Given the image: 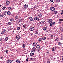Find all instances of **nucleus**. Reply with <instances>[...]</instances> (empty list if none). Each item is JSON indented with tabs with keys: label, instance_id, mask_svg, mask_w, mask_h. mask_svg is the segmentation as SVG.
<instances>
[{
	"label": "nucleus",
	"instance_id": "f257e3e1",
	"mask_svg": "<svg viewBox=\"0 0 63 63\" xmlns=\"http://www.w3.org/2000/svg\"><path fill=\"white\" fill-rule=\"evenodd\" d=\"M34 20H37V21H39L40 19L38 18V17H35L34 18Z\"/></svg>",
	"mask_w": 63,
	"mask_h": 63
},
{
	"label": "nucleus",
	"instance_id": "f03ea898",
	"mask_svg": "<svg viewBox=\"0 0 63 63\" xmlns=\"http://www.w3.org/2000/svg\"><path fill=\"white\" fill-rule=\"evenodd\" d=\"M30 31H33L34 30V28L31 27H30Z\"/></svg>",
	"mask_w": 63,
	"mask_h": 63
},
{
	"label": "nucleus",
	"instance_id": "7ed1b4c3",
	"mask_svg": "<svg viewBox=\"0 0 63 63\" xmlns=\"http://www.w3.org/2000/svg\"><path fill=\"white\" fill-rule=\"evenodd\" d=\"M16 38L17 40H19L20 39V36L19 35H17L16 36Z\"/></svg>",
	"mask_w": 63,
	"mask_h": 63
},
{
	"label": "nucleus",
	"instance_id": "20e7f679",
	"mask_svg": "<svg viewBox=\"0 0 63 63\" xmlns=\"http://www.w3.org/2000/svg\"><path fill=\"white\" fill-rule=\"evenodd\" d=\"M12 61H13V60H9L8 61H7V62L8 63H11L12 62Z\"/></svg>",
	"mask_w": 63,
	"mask_h": 63
},
{
	"label": "nucleus",
	"instance_id": "39448f33",
	"mask_svg": "<svg viewBox=\"0 0 63 63\" xmlns=\"http://www.w3.org/2000/svg\"><path fill=\"white\" fill-rule=\"evenodd\" d=\"M55 24V22H51L50 24V26H52L53 25Z\"/></svg>",
	"mask_w": 63,
	"mask_h": 63
},
{
	"label": "nucleus",
	"instance_id": "423d86ee",
	"mask_svg": "<svg viewBox=\"0 0 63 63\" xmlns=\"http://www.w3.org/2000/svg\"><path fill=\"white\" fill-rule=\"evenodd\" d=\"M50 10L51 11H54L55 10V9L53 7H51L50 8Z\"/></svg>",
	"mask_w": 63,
	"mask_h": 63
},
{
	"label": "nucleus",
	"instance_id": "0eeeda50",
	"mask_svg": "<svg viewBox=\"0 0 63 63\" xmlns=\"http://www.w3.org/2000/svg\"><path fill=\"white\" fill-rule=\"evenodd\" d=\"M28 7V5H27L25 4L24 5V8L25 9H27Z\"/></svg>",
	"mask_w": 63,
	"mask_h": 63
},
{
	"label": "nucleus",
	"instance_id": "6e6552de",
	"mask_svg": "<svg viewBox=\"0 0 63 63\" xmlns=\"http://www.w3.org/2000/svg\"><path fill=\"white\" fill-rule=\"evenodd\" d=\"M56 49V47H53V48L52 49V51H55V49Z\"/></svg>",
	"mask_w": 63,
	"mask_h": 63
},
{
	"label": "nucleus",
	"instance_id": "1a4fd4ad",
	"mask_svg": "<svg viewBox=\"0 0 63 63\" xmlns=\"http://www.w3.org/2000/svg\"><path fill=\"white\" fill-rule=\"evenodd\" d=\"M16 61L17 62V63H20V61L19 60H16Z\"/></svg>",
	"mask_w": 63,
	"mask_h": 63
},
{
	"label": "nucleus",
	"instance_id": "9d476101",
	"mask_svg": "<svg viewBox=\"0 0 63 63\" xmlns=\"http://www.w3.org/2000/svg\"><path fill=\"white\" fill-rule=\"evenodd\" d=\"M37 45V43H34L33 44V46L34 47V46H36Z\"/></svg>",
	"mask_w": 63,
	"mask_h": 63
},
{
	"label": "nucleus",
	"instance_id": "9b49d317",
	"mask_svg": "<svg viewBox=\"0 0 63 63\" xmlns=\"http://www.w3.org/2000/svg\"><path fill=\"white\" fill-rule=\"evenodd\" d=\"M47 28L46 27H44L43 28V30H47Z\"/></svg>",
	"mask_w": 63,
	"mask_h": 63
},
{
	"label": "nucleus",
	"instance_id": "f8f14e48",
	"mask_svg": "<svg viewBox=\"0 0 63 63\" xmlns=\"http://www.w3.org/2000/svg\"><path fill=\"white\" fill-rule=\"evenodd\" d=\"M29 19H30V20L31 21H32V20H33V18L32 17H29Z\"/></svg>",
	"mask_w": 63,
	"mask_h": 63
},
{
	"label": "nucleus",
	"instance_id": "ddd939ff",
	"mask_svg": "<svg viewBox=\"0 0 63 63\" xmlns=\"http://www.w3.org/2000/svg\"><path fill=\"white\" fill-rule=\"evenodd\" d=\"M52 19H49V21H48V23H50L51 22H52Z\"/></svg>",
	"mask_w": 63,
	"mask_h": 63
},
{
	"label": "nucleus",
	"instance_id": "4468645a",
	"mask_svg": "<svg viewBox=\"0 0 63 63\" xmlns=\"http://www.w3.org/2000/svg\"><path fill=\"white\" fill-rule=\"evenodd\" d=\"M10 4V2L9 1H7L6 2V5H9Z\"/></svg>",
	"mask_w": 63,
	"mask_h": 63
},
{
	"label": "nucleus",
	"instance_id": "2eb2a0df",
	"mask_svg": "<svg viewBox=\"0 0 63 63\" xmlns=\"http://www.w3.org/2000/svg\"><path fill=\"white\" fill-rule=\"evenodd\" d=\"M26 25L25 24L23 26V29H25L26 28Z\"/></svg>",
	"mask_w": 63,
	"mask_h": 63
},
{
	"label": "nucleus",
	"instance_id": "dca6fc26",
	"mask_svg": "<svg viewBox=\"0 0 63 63\" xmlns=\"http://www.w3.org/2000/svg\"><path fill=\"white\" fill-rule=\"evenodd\" d=\"M38 15L39 17H42V15L41 14H38Z\"/></svg>",
	"mask_w": 63,
	"mask_h": 63
},
{
	"label": "nucleus",
	"instance_id": "f3484780",
	"mask_svg": "<svg viewBox=\"0 0 63 63\" xmlns=\"http://www.w3.org/2000/svg\"><path fill=\"white\" fill-rule=\"evenodd\" d=\"M33 33H34L33 32H32V33H30V35H31V36H33Z\"/></svg>",
	"mask_w": 63,
	"mask_h": 63
},
{
	"label": "nucleus",
	"instance_id": "a211bd4d",
	"mask_svg": "<svg viewBox=\"0 0 63 63\" xmlns=\"http://www.w3.org/2000/svg\"><path fill=\"white\" fill-rule=\"evenodd\" d=\"M34 55V53H30V55L31 56H33V55Z\"/></svg>",
	"mask_w": 63,
	"mask_h": 63
},
{
	"label": "nucleus",
	"instance_id": "6ab92c4d",
	"mask_svg": "<svg viewBox=\"0 0 63 63\" xmlns=\"http://www.w3.org/2000/svg\"><path fill=\"white\" fill-rule=\"evenodd\" d=\"M7 14L8 15H10L11 14V12L10 11H8L7 13Z\"/></svg>",
	"mask_w": 63,
	"mask_h": 63
},
{
	"label": "nucleus",
	"instance_id": "aec40b11",
	"mask_svg": "<svg viewBox=\"0 0 63 63\" xmlns=\"http://www.w3.org/2000/svg\"><path fill=\"white\" fill-rule=\"evenodd\" d=\"M36 48H40V46L38 45H37L36 47Z\"/></svg>",
	"mask_w": 63,
	"mask_h": 63
},
{
	"label": "nucleus",
	"instance_id": "412c9836",
	"mask_svg": "<svg viewBox=\"0 0 63 63\" xmlns=\"http://www.w3.org/2000/svg\"><path fill=\"white\" fill-rule=\"evenodd\" d=\"M14 19H13V18H12L10 20V21H14Z\"/></svg>",
	"mask_w": 63,
	"mask_h": 63
},
{
	"label": "nucleus",
	"instance_id": "4be33fe9",
	"mask_svg": "<svg viewBox=\"0 0 63 63\" xmlns=\"http://www.w3.org/2000/svg\"><path fill=\"white\" fill-rule=\"evenodd\" d=\"M46 39V37H42V40H45Z\"/></svg>",
	"mask_w": 63,
	"mask_h": 63
},
{
	"label": "nucleus",
	"instance_id": "5701e85b",
	"mask_svg": "<svg viewBox=\"0 0 63 63\" xmlns=\"http://www.w3.org/2000/svg\"><path fill=\"white\" fill-rule=\"evenodd\" d=\"M5 41H7L8 40V37H6L5 39Z\"/></svg>",
	"mask_w": 63,
	"mask_h": 63
},
{
	"label": "nucleus",
	"instance_id": "b1692460",
	"mask_svg": "<svg viewBox=\"0 0 63 63\" xmlns=\"http://www.w3.org/2000/svg\"><path fill=\"white\" fill-rule=\"evenodd\" d=\"M3 31L4 33H6V32H7V31L5 30V29L3 30Z\"/></svg>",
	"mask_w": 63,
	"mask_h": 63
},
{
	"label": "nucleus",
	"instance_id": "393cba45",
	"mask_svg": "<svg viewBox=\"0 0 63 63\" xmlns=\"http://www.w3.org/2000/svg\"><path fill=\"white\" fill-rule=\"evenodd\" d=\"M62 43H61V42H58V45H62Z\"/></svg>",
	"mask_w": 63,
	"mask_h": 63
},
{
	"label": "nucleus",
	"instance_id": "a878e982",
	"mask_svg": "<svg viewBox=\"0 0 63 63\" xmlns=\"http://www.w3.org/2000/svg\"><path fill=\"white\" fill-rule=\"evenodd\" d=\"M22 47L23 48L25 47V44H23L22 46Z\"/></svg>",
	"mask_w": 63,
	"mask_h": 63
},
{
	"label": "nucleus",
	"instance_id": "bb28decb",
	"mask_svg": "<svg viewBox=\"0 0 63 63\" xmlns=\"http://www.w3.org/2000/svg\"><path fill=\"white\" fill-rule=\"evenodd\" d=\"M7 14V12L6 11H5L4 12V15H6Z\"/></svg>",
	"mask_w": 63,
	"mask_h": 63
},
{
	"label": "nucleus",
	"instance_id": "cd10ccee",
	"mask_svg": "<svg viewBox=\"0 0 63 63\" xmlns=\"http://www.w3.org/2000/svg\"><path fill=\"white\" fill-rule=\"evenodd\" d=\"M7 24H8V25H11V23L10 22H9Z\"/></svg>",
	"mask_w": 63,
	"mask_h": 63
},
{
	"label": "nucleus",
	"instance_id": "c85d7f7f",
	"mask_svg": "<svg viewBox=\"0 0 63 63\" xmlns=\"http://www.w3.org/2000/svg\"><path fill=\"white\" fill-rule=\"evenodd\" d=\"M60 0H57L56 2L57 3H58L59 2H60Z\"/></svg>",
	"mask_w": 63,
	"mask_h": 63
},
{
	"label": "nucleus",
	"instance_id": "c756f323",
	"mask_svg": "<svg viewBox=\"0 0 63 63\" xmlns=\"http://www.w3.org/2000/svg\"><path fill=\"white\" fill-rule=\"evenodd\" d=\"M4 32L3 31H2L1 32V34H2V35H3V34H4Z\"/></svg>",
	"mask_w": 63,
	"mask_h": 63
},
{
	"label": "nucleus",
	"instance_id": "7c9ffc66",
	"mask_svg": "<svg viewBox=\"0 0 63 63\" xmlns=\"http://www.w3.org/2000/svg\"><path fill=\"white\" fill-rule=\"evenodd\" d=\"M32 49L33 50H36V48L34 47Z\"/></svg>",
	"mask_w": 63,
	"mask_h": 63
},
{
	"label": "nucleus",
	"instance_id": "2f4dec72",
	"mask_svg": "<svg viewBox=\"0 0 63 63\" xmlns=\"http://www.w3.org/2000/svg\"><path fill=\"white\" fill-rule=\"evenodd\" d=\"M31 60H32V61H34V58H31Z\"/></svg>",
	"mask_w": 63,
	"mask_h": 63
},
{
	"label": "nucleus",
	"instance_id": "473e14b6",
	"mask_svg": "<svg viewBox=\"0 0 63 63\" xmlns=\"http://www.w3.org/2000/svg\"><path fill=\"white\" fill-rule=\"evenodd\" d=\"M55 41L56 42H58V38H56L55 39Z\"/></svg>",
	"mask_w": 63,
	"mask_h": 63
},
{
	"label": "nucleus",
	"instance_id": "72a5a7b5",
	"mask_svg": "<svg viewBox=\"0 0 63 63\" xmlns=\"http://www.w3.org/2000/svg\"><path fill=\"white\" fill-rule=\"evenodd\" d=\"M11 29H12V28H9L8 29V31H11Z\"/></svg>",
	"mask_w": 63,
	"mask_h": 63
},
{
	"label": "nucleus",
	"instance_id": "f704fd0d",
	"mask_svg": "<svg viewBox=\"0 0 63 63\" xmlns=\"http://www.w3.org/2000/svg\"><path fill=\"white\" fill-rule=\"evenodd\" d=\"M38 32L37 31L35 32V34H38Z\"/></svg>",
	"mask_w": 63,
	"mask_h": 63
},
{
	"label": "nucleus",
	"instance_id": "c9c22d12",
	"mask_svg": "<svg viewBox=\"0 0 63 63\" xmlns=\"http://www.w3.org/2000/svg\"><path fill=\"white\" fill-rule=\"evenodd\" d=\"M51 39H53V35H51Z\"/></svg>",
	"mask_w": 63,
	"mask_h": 63
},
{
	"label": "nucleus",
	"instance_id": "e433bc0d",
	"mask_svg": "<svg viewBox=\"0 0 63 63\" xmlns=\"http://www.w3.org/2000/svg\"><path fill=\"white\" fill-rule=\"evenodd\" d=\"M32 52H35V51L34 50L32 49Z\"/></svg>",
	"mask_w": 63,
	"mask_h": 63
},
{
	"label": "nucleus",
	"instance_id": "4c0bfd02",
	"mask_svg": "<svg viewBox=\"0 0 63 63\" xmlns=\"http://www.w3.org/2000/svg\"><path fill=\"white\" fill-rule=\"evenodd\" d=\"M5 8H6V7H3V8H2V9H3V10H5Z\"/></svg>",
	"mask_w": 63,
	"mask_h": 63
},
{
	"label": "nucleus",
	"instance_id": "58836bf2",
	"mask_svg": "<svg viewBox=\"0 0 63 63\" xmlns=\"http://www.w3.org/2000/svg\"><path fill=\"white\" fill-rule=\"evenodd\" d=\"M63 21V19H59V21Z\"/></svg>",
	"mask_w": 63,
	"mask_h": 63
},
{
	"label": "nucleus",
	"instance_id": "ea45409f",
	"mask_svg": "<svg viewBox=\"0 0 63 63\" xmlns=\"http://www.w3.org/2000/svg\"><path fill=\"white\" fill-rule=\"evenodd\" d=\"M57 11H55L54 12V13L56 14H57Z\"/></svg>",
	"mask_w": 63,
	"mask_h": 63
},
{
	"label": "nucleus",
	"instance_id": "a19ab883",
	"mask_svg": "<svg viewBox=\"0 0 63 63\" xmlns=\"http://www.w3.org/2000/svg\"><path fill=\"white\" fill-rule=\"evenodd\" d=\"M17 29L18 30H19V29H20V27H17Z\"/></svg>",
	"mask_w": 63,
	"mask_h": 63
},
{
	"label": "nucleus",
	"instance_id": "79ce46f5",
	"mask_svg": "<svg viewBox=\"0 0 63 63\" xmlns=\"http://www.w3.org/2000/svg\"><path fill=\"white\" fill-rule=\"evenodd\" d=\"M5 52L6 53H8V50H6L5 51Z\"/></svg>",
	"mask_w": 63,
	"mask_h": 63
},
{
	"label": "nucleus",
	"instance_id": "37998d69",
	"mask_svg": "<svg viewBox=\"0 0 63 63\" xmlns=\"http://www.w3.org/2000/svg\"><path fill=\"white\" fill-rule=\"evenodd\" d=\"M42 38H40L39 39V41H41V40H42Z\"/></svg>",
	"mask_w": 63,
	"mask_h": 63
},
{
	"label": "nucleus",
	"instance_id": "c03bdc74",
	"mask_svg": "<svg viewBox=\"0 0 63 63\" xmlns=\"http://www.w3.org/2000/svg\"><path fill=\"white\" fill-rule=\"evenodd\" d=\"M18 17L17 16H16L15 17V18L16 19H18Z\"/></svg>",
	"mask_w": 63,
	"mask_h": 63
},
{
	"label": "nucleus",
	"instance_id": "a18cd8bd",
	"mask_svg": "<svg viewBox=\"0 0 63 63\" xmlns=\"http://www.w3.org/2000/svg\"><path fill=\"white\" fill-rule=\"evenodd\" d=\"M0 16V17H3V15H1Z\"/></svg>",
	"mask_w": 63,
	"mask_h": 63
},
{
	"label": "nucleus",
	"instance_id": "49530a36",
	"mask_svg": "<svg viewBox=\"0 0 63 63\" xmlns=\"http://www.w3.org/2000/svg\"><path fill=\"white\" fill-rule=\"evenodd\" d=\"M8 10H11V8L10 7H9L8 8Z\"/></svg>",
	"mask_w": 63,
	"mask_h": 63
},
{
	"label": "nucleus",
	"instance_id": "de8ad7c7",
	"mask_svg": "<svg viewBox=\"0 0 63 63\" xmlns=\"http://www.w3.org/2000/svg\"><path fill=\"white\" fill-rule=\"evenodd\" d=\"M48 31H49L48 30H47L46 31V32H48Z\"/></svg>",
	"mask_w": 63,
	"mask_h": 63
},
{
	"label": "nucleus",
	"instance_id": "09e8293b",
	"mask_svg": "<svg viewBox=\"0 0 63 63\" xmlns=\"http://www.w3.org/2000/svg\"><path fill=\"white\" fill-rule=\"evenodd\" d=\"M3 58V57H2L0 58V59H2V58Z\"/></svg>",
	"mask_w": 63,
	"mask_h": 63
},
{
	"label": "nucleus",
	"instance_id": "8fccbe9b",
	"mask_svg": "<svg viewBox=\"0 0 63 63\" xmlns=\"http://www.w3.org/2000/svg\"><path fill=\"white\" fill-rule=\"evenodd\" d=\"M50 1H51V2H53V0H50Z\"/></svg>",
	"mask_w": 63,
	"mask_h": 63
},
{
	"label": "nucleus",
	"instance_id": "3c124183",
	"mask_svg": "<svg viewBox=\"0 0 63 63\" xmlns=\"http://www.w3.org/2000/svg\"><path fill=\"white\" fill-rule=\"evenodd\" d=\"M61 30H62V31H63V28H62L61 29Z\"/></svg>",
	"mask_w": 63,
	"mask_h": 63
},
{
	"label": "nucleus",
	"instance_id": "603ef678",
	"mask_svg": "<svg viewBox=\"0 0 63 63\" xmlns=\"http://www.w3.org/2000/svg\"><path fill=\"white\" fill-rule=\"evenodd\" d=\"M3 42H4L5 41V39H3Z\"/></svg>",
	"mask_w": 63,
	"mask_h": 63
},
{
	"label": "nucleus",
	"instance_id": "864d4df0",
	"mask_svg": "<svg viewBox=\"0 0 63 63\" xmlns=\"http://www.w3.org/2000/svg\"><path fill=\"white\" fill-rule=\"evenodd\" d=\"M61 22L60 21L59 22V23H61Z\"/></svg>",
	"mask_w": 63,
	"mask_h": 63
},
{
	"label": "nucleus",
	"instance_id": "5fc2aeb1",
	"mask_svg": "<svg viewBox=\"0 0 63 63\" xmlns=\"http://www.w3.org/2000/svg\"><path fill=\"white\" fill-rule=\"evenodd\" d=\"M26 61H28V59L27 58V59H26Z\"/></svg>",
	"mask_w": 63,
	"mask_h": 63
},
{
	"label": "nucleus",
	"instance_id": "6e6d98bb",
	"mask_svg": "<svg viewBox=\"0 0 63 63\" xmlns=\"http://www.w3.org/2000/svg\"><path fill=\"white\" fill-rule=\"evenodd\" d=\"M47 63H50V62L48 61H47Z\"/></svg>",
	"mask_w": 63,
	"mask_h": 63
},
{
	"label": "nucleus",
	"instance_id": "4d7b16f0",
	"mask_svg": "<svg viewBox=\"0 0 63 63\" xmlns=\"http://www.w3.org/2000/svg\"><path fill=\"white\" fill-rule=\"evenodd\" d=\"M63 12H62V13H61V15H63Z\"/></svg>",
	"mask_w": 63,
	"mask_h": 63
},
{
	"label": "nucleus",
	"instance_id": "13d9d810",
	"mask_svg": "<svg viewBox=\"0 0 63 63\" xmlns=\"http://www.w3.org/2000/svg\"><path fill=\"white\" fill-rule=\"evenodd\" d=\"M41 22H42V23H44V22L43 21H42Z\"/></svg>",
	"mask_w": 63,
	"mask_h": 63
},
{
	"label": "nucleus",
	"instance_id": "bf43d9fd",
	"mask_svg": "<svg viewBox=\"0 0 63 63\" xmlns=\"http://www.w3.org/2000/svg\"><path fill=\"white\" fill-rule=\"evenodd\" d=\"M21 21V20H19V22H20Z\"/></svg>",
	"mask_w": 63,
	"mask_h": 63
},
{
	"label": "nucleus",
	"instance_id": "052dcab7",
	"mask_svg": "<svg viewBox=\"0 0 63 63\" xmlns=\"http://www.w3.org/2000/svg\"><path fill=\"white\" fill-rule=\"evenodd\" d=\"M62 60H63V56L62 57Z\"/></svg>",
	"mask_w": 63,
	"mask_h": 63
},
{
	"label": "nucleus",
	"instance_id": "680f3d73",
	"mask_svg": "<svg viewBox=\"0 0 63 63\" xmlns=\"http://www.w3.org/2000/svg\"><path fill=\"white\" fill-rule=\"evenodd\" d=\"M2 40V39L0 38V41H1Z\"/></svg>",
	"mask_w": 63,
	"mask_h": 63
},
{
	"label": "nucleus",
	"instance_id": "e2e57ef3",
	"mask_svg": "<svg viewBox=\"0 0 63 63\" xmlns=\"http://www.w3.org/2000/svg\"><path fill=\"white\" fill-rule=\"evenodd\" d=\"M62 37H63V34H62Z\"/></svg>",
	"mask_w": 63,
	"mask_h": 63
},
{
	"label": "nucleus",
	"instance_id": "0e129e2a",
	"mask_svg": "<svg viewBox=\"0 0 63 63\" xmlns=\"http://www.w3.org/2000/svg\"><path fill=\"white\" fill-rule=\"evenodd\" d=\"M62 12H63V10H62Z\"/></svg>",
	"mask_w": 63,
	"mask_h": 63
},
{
	"label": "nucleus",
	"instance_id": "69168bd1",
	"mask_svg": "<svg viewBox=\"0 0 63 63\" xmlns=\"http://www.w3.org/2000/svg\"><path fill=\"white\" fill-rule=\"evenodd\" d=\"M1 5H0V7H1Z\"/></svg>",
	"mask_w": 63,
	"mask_h": 63
},
{
	"label": "nucleus",
	"instance_id": "338daca9",
	"mask_svg": "<svg viewBox=\"0 0 63 63\" xmlns=\"http://www.w3.org/2000/svg\"><path fill=\"white\" fill-rule=\"evenodd\" d=\"M37 11H39V10H38Z\"/></svg>",
	"mask_w": 63,
	"mask_h": 63
},
{
	"label": "nucleus",
	"instance_id": "774afa93",
	"mask_svg": "<svg viewBox=\"0 0 63 63\" xmlns=\"http://www.w3.org/2000/svg\"><path fill=\"white\" fill-rule=\"evenodd\" d=\"M0 12H1V10H0Z\"/></svg>",
	"mask_w": 63,
	"mask_h": 63
}]
</instances>
